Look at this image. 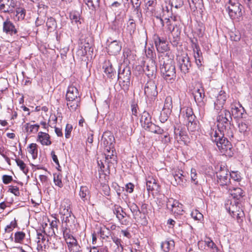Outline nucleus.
<instances>
[{
	"instance_id": "obj_1",
	"label": "nucleus",
	"mask_w": 252,
	"mask_h": 252,
	"mask_svg": "<svg viewBox=\"0 0 252 252\" xmlns=\"http://www.w3.org/2000/svg\"><path fill=\"white\" fill-rule=\"evenodd\" d=\"M226 99L224 92L220 91L217 96L214 102L215 109L217 110H221ZM232 117L230 112L226 110H221L217 117L218 131L212 132V140L215 142L219 150L223 154H228V151L231 148V145L224 136L232 137L233 130L231 125Z\"/></svg>"
},
{
	"instance_id": "obj_2",
	"label": "nucleus",
	"mask_w": 252,
	"mask_h": 252,
	"mask_svg": "<svg viewBox=\"0 0 252 252\" xmlns=\"http://www.w3.org/2000/svg\"><path fill=\"white\" fill-rule=\"evenodd\" d=\"M0 11L9 13L15 21L23 20L26 15V10L18 7L17 1L14 0H0Z\"/></svg>"
},
{
	"instance_id": "obj_3",
	"label": "nucleus",
	"mask_w": 252,
	"mask_h": 252,
	"mask_svg": "<svg viewBox=\"0 0 252 252\" xmlns=\"http://www.w3.org/2000/svg\"><path fill=\"white\" fill-rule=\"evenodd\" d=\"M160 72L163 78L168 83H172L176 77L174 62L171 59L164 61L160 67Z\"/></svg>"
},
{
	"instance_id": "obj_4",
	"label": "nucleus",
	"mask_w": 252,
	"mask_h": 252,
	"mask_svg": "<svg viewBox=\"0 0 252 252\" xmlns=\"http://www.w3.org/2000/svg\"><path fill=\"white\" fill-rule=\"evenodd\" d=\"M140 123L142 126L146 130L151 132L158 134H161L163 133L164 130L158 126L156 125L151 121V117L149 113L146 111L143 112L141 119Z\"/></svg>"
},
{
	"instance_id": "obj_5",
	"label": "nucleus",
	"mask_w": 252,
	"mask_h": 252,
	"mask_svg": "<svg viewBox=\"0 0 252 252\" xmlns=\"http://www.w3.org/2000/svg\"><path fill=\"white\" fill-rule=\"evenodd\" d=\"M225 208L233 218L237 219L238 222L244 217V212L240 209L239 202L236 200H226Z\"/></svg>"
},
{
	"instance_id": "obj_6",
	"label": "nucleus",
	"mask_w": 252,
	"mask_h": 252,
	"mask_svg": "<svg viewBox=\"0 0 252 252\" xmlns=\"http://www.w3.org/2000/svg\"><path fill=\"white\" fill-rule=\"evenodd\" d=\"M225 8L231 19H238L242 15L243 6L238 0H229L225 4Z\"/></svg>"
},
{
	"instance_id": "obj_7",
	"label": "nucleus",
	"mask_w": 252,
	"mask_h": 252,
	"mask_svg": "<svg viewBox=\"0 0 252 252\" xmlns=\"http://www.w3.org/2000/svg\"><path fill=\"white\" fill-rule=\"evenodd\" d=\"M122 68V66L119 69L118 72V80L122 86V88L125 90H126L129 87L130 80L131 78L130 68L128 66H124Z\"/></svg>"
},
{
	"instance_id": "obj_8",
	"label": "nucleus",
	"mask_w": 252,
	"mask_h": 252,
	"mask_svg": "<svg viewBox=\"0 0 252 252\" xmlns=\"http://www.w3.org/2000/svg\"><path fill=\"white\" fill-rule=\"evenodd\" d=\"M177 60L181 71L184 74L188 73L191 67V63L187 54L183 53L178 55Z\"/></svg>"
},
{
	"instance_id": "obj_9",
	"label": "nucleus",
	"mask_w": 252,
	"mask_h": 252,
	"mask_svg": "<svg viewBox=\"0 0 252 252\" xmlns=\"http://www.w3.org/2000/svg\"><path fill=\"white\" fill-rule=\"evenodd\" d=\"M144 94L149 99H153L158 95L156 81L153 79L149 80L145 85Z\"/></svg>"
},
{
	"instance_id": "obj_10",
	"label": "nucleus",
	"mask_w": 252,
	"mask_h": 252,
	"mask_svg": "<svg viewBox=\"0 0 252 252\" xmlns=\"http://www.w3.org/2000/svg\"><path fill=\"white\" fill-rule=\"evenodd\" d=\"M114 153L111 151V153H105V159L104 162L100 161H97L98 165L100 166L101 170L104 172L105 170V166L106 168L109 170L110 168L113 165L117 164L116 157L114 156Z\"/></svg>"
},
{
	"instance_id": "obj_11",
	"label": "nucleus",
	"mask_w": 252,
	"mask_h": 252,
	"mask_svg": "<svg viewBox=\"0 0 252 252\" xmlns=\"http://www.w3.org/2000/svg\"><path fill=\"white\" fill-rule=\"evenodd\" d=\"M228 171L224 167H220V170L217 172V176L218 179V182L221 186H229L230 183L229 176H228Z\"/></svg>"
},
{
	"instance_id": "obj_12",
	"label": "nucleus",
	"mask_w": 252,
	"mask_h": 252,
	"mask_svg": "<svg viewBox=\"0 0 252 252\" xmlns=\"http://www.w3.org/2000/svg\"><path fill=\"white\" fill-rule=\"evenodd\" d=\"M154 39L157 51L158 52L164 53L168 50L167 42L164 38L155 35Z\"/></svg>"
},
{
	"instance_id": "obj_13",
	"label": "nucleus",
	"mask_w": 252,
	"mask_h": 252,
	"mask_svg": "<svg viewBox=\"0 0 252 252\" xmlns=\"http://www.w3.org/2000/svg\"><path fill=\"white\" fill-rule=\"evenodd\" d=\"M115 138L113 135L110 134L107 135L104 134L102 138V142L105 147V149L107 153H114V143Z\"/></svg>"
},
{
	"instance_id": "obj_14",
	"label": "nucleus",
	"mask_w": 252,
	"mask_h": 252,
	"mask_svg": "<svg viewBox=\"0 0 252 252\" xmlns=\"http://www.w3.org/2000/svg\"><path fill=\"white\" fill-rule=\"evenodd\" d=\"M168 209H170L172 213L177 215L182 214L183 211V205L178 201L173 199L168 200L166 204Z\"/></svg>"
},
{
	"instance_id": "obj_15",
	"label": "nucleus",
	"mask_w": 252,
	"mask_h": 252,
	"mask_svg": "<svg viewBox=\"0 0 252 252\" xmlns=\"http://www.w3.org/2000/svg\"><path fill=\"white\" fill-rule=\"evenodd\" d=\"M65 98L66 100H72L74 99H80L79 93L76 87L72 85L68 87Z\"/></svg>"
},
{
	"instance_id": "obj_16",
	"label": "nucleus",
	"mask_w": 252,
	"mask_h": 252,
	"mask_svg": "<svg viewBox=\"0 0 252 252\" xmlns=\"http://www.w3.org/2000/svg\"><path fill=\"white\" fill-rule=\"evenodd\" d=\"M148 77H153L157 72L156 62L152 59H150L144 69Z\"/></svg>"
},
{
	"instance_id": "obj_17",
	"label": "nucleus",
	"mask_w": 252,
	"mask_h": 252,
	"mask_svg": "<svg viewBox=\"0 0 252 252\" xmlns=\"http://www.w3.org/2000/svg\"><path fill=\"white\" fill-rule=\"evenodd\" d=\"M193 95L194 100L197 103L198 105L202 106L204 104V99L205 97V94L204 90L201 89H194L193 92Z\"/></svg>"
},
{
	"instance_id": "obj_18",
	"label": "nucleus",
	"mask_w": 252,
	"mask_h": 252,
	"mask_svg": "<svg viewBox=\"0 0 252 252\" xmlns=\"http://www.w3.org/2000/svg\"><path fill=\"white\" fill-rule=\"evenodd\" d=\"M121 48L122 46L119 42L117 40H114L108 45L107 50L109 54L116 55L121 51Z\"/></svg>"
},
{
	"instance_id": "obj_19",
	"label": "nucleus",
	"mask_w": 252,
	"mask_h": 252,
	"mask_svg": "<svg viewBox=\"0 0 252 252\" xmlns=\"http://www.w3.org/2000/svg\"><path fill=\"white\" fill-rule=\"evenodd\" d=\"M74 220L75 217L72 215L71 212L69 213L68 215H65V216H63L62 220V231L65 230V227L66 229H70L69 227L71 226L72 224L74 223Z\"/></svg>"
},
{
	"instance_id": "obj_20",
	"label": "nucleus",
	"mask_w": 252,
	"mask_h": 252,
	"mask_svg": "<svg viewBox=\"0 0 252 252\" xmlns=\"http://www.w3.org/2000/svg\"><path fill=\"white\" fill-rule=\"evenodd\" d=\"M184 172L182 170L176 171L173 174V178L175 181L172 182V184L176 186L177 185L183 186L186 179L183 175Z\"/></svg>"
},
{
	"instance_id": "obj_21",
	"label": "nucleus",
	"mask_w": 252,
	"mask_h": 252,
	"mask_svg": "<svg viewBox=\"0 0 252 252\" xmlns=\"http://www.w3.org/2000/svg\"><path fill=\"white\" fill-rule=\"evenodd\" d=\"M114 213L116 215L121 224L126 225L128 221L126 220H123L126 216V213L124 212L123 208L120 206H115L113 209Z\"/></svg>"
},
{
	"instance_id": "obj_22",
	"label": "nucleus",
	"mask_w": 252,
	"mask_h": 252,
	"mask_svg": "<svg viewBox=\"0 0 252 252\" xmlns=\"http://www.w3.org/2000/svg\"><path fill=\"white\" fill-rule=\"evenodd\" d=\"M64 228H65V230L62 231L63 237L66 243L68 245V248H70L71 246L77 244V241L73 236L69 233L70 229H66L65 227Z\"/></svg>"
},
{
	"instance_id": "obj_23",
	"label": "nucleus",
	"mask_w": 252,
	"mask_h": 252,
	"mask_svg": "<svg viewBox=\"0 0 252 252\" xmlns=\"http://www.w3.org/2000/svg\"><path fill=\"white\" fill-rule=\"evenodd\" d=\"M227 189L234 199L239 200L242 197L243 190L241 188L232 187L229 185Z\"/></svg>"
},
{
	"instance_id": "obj_24",
	"label": "nucleus",
	"mask_w": 252,
	"mask_h": 252,
	"mask_svg": "<svg viewBox=\"0 0 252 252\" xmlns=\"http://www.w3.org/2000/svg\"><path fill=\"white\" fill-rule=\"evenodd\" d=\"M79 195L83 202L85 203L89 201L91 197V193L88 187L87 186H81Z\"/></svg>"
},
{
	"instance_id": "obj_25",
	"label": "nucleus",
	"mask_w": 252,
	"mask_h": 252,
	"mask_svg": "<svg viewBox=\"0 0 252 252\" xmlns=\"http://www.w3.org/2000/svg\"><path fill=\"white\" fill-rule=\"evenodd\" d=\"M103 68L104 70L105 74H107L109 78H112L116 73L110 61H106L104 62L103 65Z\"/></svg>"
},
{
	"instance_id": "obj_26",
	"label": "nucleus",
	"mask_w": 252,
	"mask_h": 252,
	"mask_svg": "<svg viewBox=\"0 0 252 252\" xmlns=\"http://www.w3.org/2000/svg\"><path fill=\"white\" fill-rule=\"evenodd\" d=\"M3 31L6 33L10 35L16 34L17 32L13 24L8 20L3 23Z\"/></svg>"
},
{
	"instance_id": "obj_27",
	"label": "nucleus",
	"mask_w": 252,
	"mask_h": 252,
	"mask_svg": "<svg viewBox=\"0 0 252 252\" xmlns=\"http://www.w3.org/2000/svg\"><path fill=\"white\" fill-rule=\"evenodd\" d=\"M146 186L147 190L149 191H156L157 192L159 191V186L156 180L154 178H150L147 181Z\"/></svg>"
},
{
	"instance_id": "obj_28",
	"label": "nucleus",
	"mask_w": 252,
	"mask_h": 252,
	"mask_svg": "<svg viewBox=\"0 0 252 252\" xmlns=\"http://www.w3.org/2000/svg\"><path fill=\"white\" fill-rule=\"evenodd\" d=\"M37 140L40 141L43 145H50L51 144V141L50 140V135L45 132H39L38 134Z\"/></svg>"
},
{
	"instance_id": "obj_29",
	"label": "nucleus",
	"mask_w": 252,
	"mask_h": 252,
	"mask_svg": "<svg viewBox=\"0 0 252 252\" xmlns=\"http://www.w3.org/2000/svg\"><path fill=\"white\" fill-rule=\"evenodd\" d=\"M69 205V202L68 200H64L62 201L60 207V214L65 216L71 213Z\"/></svg>"
},
{
	"instance_id": "obj_30",
	"label": "nucleus",
	"mask_w": 252,
	"mask_h": 252,
	"mask_svg": "<svg viewBox=\"0 0 252 252\" xmlns=\"http://www.w3.org/2000/svg\"><path fill=\"white\" fill-rule=\"evenodd\" d=\"M194 57L195 60V63L198 67H200L202 65V61L203 60L201 56V52L197 45H195L193 48Z\"/></svg>"
},
{
	"instance_id": "obj_31",
	"label": "nucleus",
	"mask_w": 252,
	"mask_h": 252,
	"mask_svg": "<svg viewBox=\"0 0 252 252\" xmlns=\"http://www.w3.org/2000/svg\"><path fill=\"white\" fill-rule=\"evenodd\" d=\"M163 108V113L165 112L166 114H170L172 108V99L170 96L166 97Z\"/></svg>"
},
{
	"instance_id": "obj_32",
	"label": "nucleus",
	"mask_w": 252,
	"mask_h": 252,
	"mask_svg": "<svg viewBox=\"0 0 252 252\" xmlns=\"http://www.w3.org/2000/svg\"><path fill=\"white\" fill-rule=\"evenodd\" d=\"M66 101L68 108L71 112L75 111L80 106V99H74L72 100H69Z\"/></svg>"
},
{
	"instance_id": "obj_33",
	"label": "nucleus",
	"mask_w": 252,
	"mask_h": 252,
	"mask_svg": "<svg viewBox=\"0 0 252 252\" xmlns=\"http://www.w3.org/2000/svg\"><path fill=\"white\" fill-rule=\"evenodd\" d=\"M130 1L132 5L133 12L135 13L137 17H139L140 15H141V12L140 10L141 2L139 0H132Z\"/></svg>"
},
{
	"instance_id": "obj_34",
	"label": "nucleus",
	"mask_w": 252,
	"mask_h": 252,
	"mask_svg": "<svg viewBox=\"0 0 252 252\" xmlns=\"http://www.w3.org/2000/svg\"><path fill=\"white\" fill-rule=\"evenodd\" d=\"M136 30V24L135 21L132 19L131 16L129 17V20L126 23V30L127 32L132 34L134 33Z\"/></svg>"
},
{
	"instance_id": "obj_35",
	"label": "nucleus",
	"mask_w": 252,
	"mask_h": 252,
	"mask_svg": "<svg viewBox=\"0 0 252 252\" xmlns=\"http://www.w3.org/2000/svg\"><path fill=\"white\" fill-rule=\"evenodd\" d=\"M174 245L175 243L173 240H166L161 243V248L165 252H168L174 247Z\"/></svg>"
},
{
	"instance_id": "obj_36",
	"label": "nucleus",
	"mask_w": 252,
	"mask_h": 252,
	"mask_svg": "<svg viewBox=\"0 0 252 252\" xmlns=\"http://www.w3.org/2000/svg\"><path fill=\"white\" fill-rule=\"evenodd\" d=\"M24 126L26 131L29 134H30L36 133L38 130L39 125L37 124L30 125L29 123H27Z\"/></svg>"
},
{
	"instance_id": "obj_37",
	"label": "nucleus",
	"mask_w": 252,
	"mask_h": 252,
	"mask_svg": "<svg viewBox=\"0 0 252 252\" xmlns=\"http://www.w3.org/2000/svg\"><path fill=\"white\" fill-rule=\"evenodd\" d=\"M204 243L209 249L211 252H218V248L215 243L209 237H206L204 240Z\"/></svg>"
},
{
	"instance_id": "obj_38",
	"label": "nucleus",
	"mask_w": 252,
	"mask_h": 252,
	"mask_svg": "<svg viewBox=\"0 0 252 252\" xmlns=\"http://www.w3.org/2000/svg\"><path fill=\"white\" fill-rule=\"evenodd\" d=\"M84 2L87 5L89 9L94 10L96 7L99 6L100 0H83Z\"/></svg>"
},
{
	"instance_id": "obj_39",
	"label": "nucleus",
	"mask_w": 252,
	"mask_h": 252,
	"mask_svg": "<svg viewBox=\"0 0 252 252\" xmlns=\"http://www.w3.org/2000/svg\"><path fill=\"white\" fill-rule=\"evenodd\" d=\"M190 8L195 11L197 8H201L202 3V0H188Z\"/></svg>"
},
{
	"instance_id": "obj_40",
	"label": "nucleus",
	"mask_w": 252,
	"mask_h": 252,
	"mask_svg": "<svg viewBox=\"0 0 252 252\" xmlns=\"http://www.w3.org/2000/svg\"><path fill=\"white\" fill-rule=\"evenodd\" d=\"M188 130L190 132L198 131L199 129L198 121H194L193 123L186 124Z\"/></svg>"
},
{
	"instance_id": "obj_41",
	"label": "nucleus",
	"mask_w": 252,
	"mask_h": 252,
	"mask_svg": "<svg viewBox=\"0 0 252 252\" xmlns=\"http://www.w3.org/2000/svg\"><path fill=\"white\" fill-rule=\"evenodd\" d=\"M46 26L50 32L54 30L57 27V23L56 20L53 17L48 18L46 22Z\"/></svg>"
},
{
	"instance_id": "obj_42",
	"label": "nucleus",
	"mask_w": 252,
	"mask_h": 252,
	"mask_svg": "<svg viewBox=\"0 0 252 252\" xmlns=\"http://www.w3.org/2000/svg\"><path fill=\"white\" fill-rule=\"evenodd\" d=\"M37 146L35 143H32L29 146V152L32 155L33 159H35L37 157Z\"/></svg>"
},
{
	"instance_id": "obj_43",
	"label": "nucleus",
	"mask_w": 252,
	"mask_h": 252,
	"mask_svg": "<svg viewBox=\"0 0 252 252\" xmlns=\"http://www.w3.org/2000/svg\"><path fill=\"white\" fill-rule=\"evenodd\" d=\"M182 113L185 120L194 115L193 114L192 109L190 107L183 108Z\"/></svg>"
},
{
	"instance_id": "obj_44",
	"label": "nucleus",
	"mask_w": 252,
	"mask_h": 252,
	"mask_svg": "<svg viewBox=\"0 0 252 252\" xmlns=\"http://www.w3.org/2000/svg\"><path fill=\"white\" fill-rule=\"evenodd\" d=\"M109 233V230L104 226L103 227H100L99 228V231L97 232V233L100 235V237L102 239L108 237Z\"/></svg>"
},
{
	"instance_id": "obj_45",
	"label": "nucleus",
	"mask_w": 252,
	"mask_h": 252,
	"mask_svg": "<svg viewBox=\"0 0 252 252\" xmlns=\"http://www.w3.org/2000/svg\"><path fill=\"white\" fill-rule=\"evenodd\" d=\"M184 5L183 0H172L170 5V9L172 10L173 7L176 9L181 8Z\"/></svg>"
},
{
	"instance_id": "obj_46",
	"label": "nucleus",
	"mask_w": 252,
	"mask_h": 252,
	"mask_svg": "<svg viewBox=\"0 0 252 252\" xmlns=\"http://www.w3.org/2000/svg\"><path fill=\"white\" fill-rule=\"evenodd\" d=\"M51 248L56 251V252H61L63 249V244L61 242L56 241L55 243H53L51 246Z\"/></svg>"
},
{
	"instance_id": "obj_47",
	"label": "nucleus",
	"mask_w": 252,
	"mask_h": 252,
	"mask_svg": "<svg viewBox=\"0 0 252 252\" xmlns=\"http://www.w3.org/2000/svg\"><path fill=\"white\" fill-rule=\"evenodd\" d=\"M25 237V234L23 232L19 231L15 234V242L21 243Z\"/></svg>"
},
{
	"instance_id": "obj_48",
	"label": "nucleus",
	"mask_w": 252,
	"mask_h": 252,
	"mask_svg": "<svg viewBox=\"0 0 252 252\" xmlns=\"http://www.w3.org/2000/svg\"><path fill=\"white\" fill-rule=\"evenodd\" d=\"M88 49H90L89 43H86V45H83L81 47V48L77 51L78 54L81 56H84L87 54Z\"/></svg>"
},
{
	"instance_id": "obj_49",
	"label": "nucleus",
	"mask_w": 252,
	"mask_h": 252,
	"mask_svg": "<svg viewBox=\"0 0 252 252\" xmlns=\"http://www.w3.org/2000/svg\"><path fill=\"white\" fill-rule=\"evenodd\" d=\"M130 209L132 212L133 216H139L141 212L138 208V207L136 204L134 203H132L130 205Z\"/></svg>"
},
{
	"instance_id": "obj_50",
	"label": "nucleus",
	"mask_w": 252,
	"mask_h": 252,
	"mask_svg": "<svg viewBox=\"0 0 252 252\" xmlns=\"http://www.w3.org/2000/svg\"><path fill=\"white\" fill-rule=\"evenodd\" d=\"M191 217L196 220H200L203 218V215L198 210H195L191 213Z\"/></svg>"
},
{
	"instance_id": "obj_51",
	"label": "nucleus",
	"mask_w": 252,
	"mask_h": 252,
	"mask_svg": "<svg viewBox=\"0 0 252 252\" xmlns=\"http://www.w3.org/2000/svg\"><path fill=\"white\" fill-rule=\"evenodd\" d=\"M15 161L17 163V165L20 167L21 170L23 171V172L26 173V172H28V170L26 169V164L23 160L19 158H16Z\"/></svg>"
},
{
	"instance_id": "obj_52",
	"label": "nucleus",
	"mask_w": 252,
	"mask_h": 252,
	"mask_svg": "<svg viewBox=\"0 0 252 252\" xmlns=\"http://www.w3.org/2000/svg\"><path fill=\"white\" fill-rule=\"evenodd\" d=\"M167 30L172 34L175 29V25L173 24L169 18H165Z\"/></svg>"
},
{
	"instance_id": "obj_53",
	"label": "nucleus",
	"mask_w": 252,
	"mask_h": 252,
	"mask_svg": "<svg viewBox=\"0 0 252 252\" xmlns=\"http://www.w3.org/2000/svg\"><path fill=\"white\" fill-rule=\"evenodd\" d=\"M54 182L56 186L60 188L63 187V184L62 182L61 176L59 174L54 175Z\"/></svg>"
},
{
	"instance_id": "obj_54",
	"label": "nucleus",
	"mask_w": 252,
	"mask_h": 252,
	"mask_svg": "<svg viewBox=\"0 0 252 252\" xmlns=\"http://www.w3.org/2000/svg\"><path fill=\"white\" fill-rule=\"evenodd\" d=\"M113 241L118 246V250L120 252H122L123 251V246L122 245V241L120 239L114 237L113 238Z\"/></svg>"
},
{
	"instance_id": "obj_55",
	"label": "nucleus",
	"mask_w": 252,
	"mask_h": 252,
	"mask_svg": "<svg viewBox=\"0 0 252 252\" xmlns=\"http://www.w3.org/2000/svg\"><path fill=\"white\" fill-rule=\"evenodd\" d=\"M17 226V222L15 220L12 221L9 225H7L5 228V231L6 232H11L13 229Z\"/></svg>"
},
{
	"instance_id": "obj_56",
	"label": "nucleus",
	"mask_w": 252,
	"mask_h": 252,
	"mask_svg": "<svg viewBox=\"0 0 252 252\" xmlns=\"http://www.w3.org/2000/svg\"><path fill=\"white\" fill-rule=\"evenodd\" d=\"M8 191L13 193L16 196H19L20 195L19 188L17 187L13 186H9Z\"/></svg>"
},
{
	"instance_id": "obj_57",
	"label": "nucleus",
	"mask_w": 252,
	"mask_h": 252,
	"mask_svg": "<svg viewBox=\"0 0 252 252\" xmlns=\"http://www.w3.org/2000/svg\"><path fill=\"white\" fill-rule=\"evenodd\" d=\"M174 133L175 135L177 136V138H178L177 136H179L180 139H185L184 137L186 136L185 134V132L183 131H182L179 128H175L174 129Z\"/></svg>"
},
{
	"instance_id": "obj_58",
	"label": "nucleus",
	"mask_w": 252,
	"mask_h": 252,
	"mask_svg": "<svg viewBox=\"0 0 252 252\" xmlns=\"http://www.w3.org/2000/svg\"><path fill=\"white\" fill-rule=\"evenodd\" d=\"M229 176L233 179L234 181H239L241 180V176L237 172H232L229 174Z\"/></svg>"
},
{
	"instance_id": "obj_59",
	"label": "nucleus",
	"mask_w": 252,
	"mask_h": 252,
	"mask_svg": "<svg viewBox=\"0 0 252 252\" xmlns=\"http://www.w3.org/2000/svg\"><path fill=\"white\" fill-rule=\"evenodd\" d=\"M72 129V126L71 125L67 124L65 129V136L66 138H68L70 136L71 131Z\"/></svg>"
},
{
	"instance_id": "obj_60",
	"label": "nucleus",
	"mask_w": 252,
	"mask_h": 252,
	"mask_svg": "<svg viewBox=\"0 0 252 252\" xmlns=\"http://www.w3.org/2000/svg\"><path fill=\"white\" fill-rule=\"evenodd\" d=\"M232 114L235 115L237 117H242V113L240 112V110L236 106L232 107Z\"/></svg>"
},
{
	"instance_id": "obj_61",
	"label": "nucleus",
	"mask_w": 252,
	"mask_h": 252,
	"mask_svg": "<svg viewBox=\"0 0 252 252\" xmlns=\"http://www.w3.org/2000/svg\"><path fill=\"white\" fill-rule=\"evenodd\" d=\"M131 108L132 111V114L135 116H137L138 115V107L137 104L133 103L131 105Z\"/></svg>"
},
{
	"instance_id": "obj_62",
	"label": "nucleus",
	"mask_w": 252,
	"mask_h": 252,
	"mask_svg": "<svg viewBox=\"0 0 252 252\" xmlns=\"http://www.w3.org/2000/svg\"><path fill=\"white\" fill-rule=\"evenodd\" d=\"M239 130L241 133H244L247 131L248 126L244 123H239L238 125Z\"/></svg>"
},
{
	"instance_id": "obj_63",
	"label": "nucleus",
	"mask_w": 252,
	"mask_h": 252,
	"mask_svg": "<svg viewBox=\"0 0 252 252\" xmlns=\"http://www.w3.org/2000/svg\"><path fill=\"white\" fill-rule=\"evenodd\" d=\"M70 18L72 23L75 22V23H77V22H79L80 18L77 14L71 13Z\"/></svg>"
},
{
	"instance_id": "obj_64",
	"label": "nucleus",
	"mask_w": 252,
	"mask_h": 252,
	"mask_svg": "<svg viewBox=\"0 0 252 252\" xmlns=\"http://www.w3.org/2000/svg\"><path fill=\"white\" fill-rule=\"evenodd\" d=\"M80 249V247L77 244L69 248L70 252H81Z\"/></svg>"
}]
</instances>
